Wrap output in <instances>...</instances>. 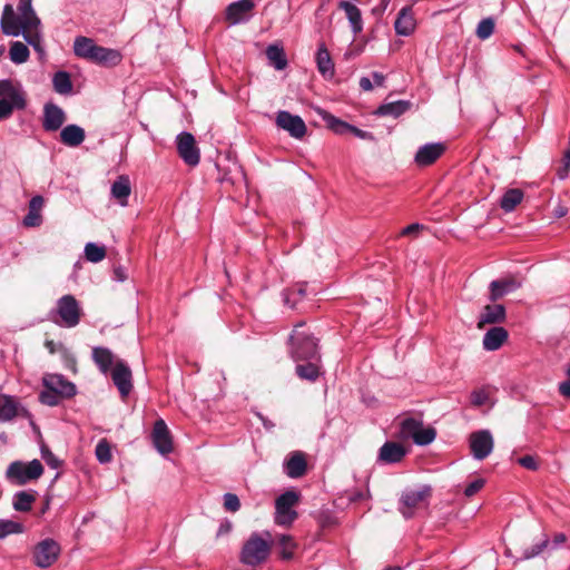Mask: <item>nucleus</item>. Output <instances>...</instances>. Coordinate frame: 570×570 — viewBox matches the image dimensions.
<instances>
[{
    "label": "nucleus",
    "instance_id": "21",
    "mask_svg": "<svg viewBox=\"0 0 570 570\" xmlns=\"http://www.w3.org/2000/svg\"><path fill=\"white\" fill-rule=\"evenodd\" d=\"M284 472L292 479H298L307 472V460L305 453L294 451L289 453L284 462Z\"/></svg>",
    "mask_w": 570,
    "mask_h": 570
},
{
    "label": "nucleus",
    "instance_id": "11",
    "mask_svg": "<svg viewBox=\"0 0 570 570\" xmlns=\"http://www.w3.org/2000/svg\"><path fill=\"white\" fill-rule=\"evenodd\" d=\"M470 449L474 459L484 460L493 450V438L489 430H480L471 433Z\"/></svg>",
    "mask_w": 570,
    "mask_h": 570
},
{
    "label": "nucleus",
    "instance_id": "62",
    "mask_svg": "<svg viewBox=\"0 0 570 570\" xmlns=\"http://www.w3.org/2000/svg\"><path fill=\"white\" fill-rule=\"evenodd\" d=\"M390 1L391 0H381V3L377 7L372 9V13L377 17L382 16L384 13V11L386 10Z\"/></svg>",
    "mask_w": 570,
    "mask_h": 570
},
{
    "label": "nucleus",
    "instance_id": "60",
    "mask_svg": "<svg viewBox=\"0 0 570 570\" xmlns=\"http://www.w3.org/2000/svg\"><path fill=\"white\" fill-rule=\"evenodd\" d=\"M567 541V535L564 533H556L553 535V539L552 541L550 542V546L551 549H557L559 548L561 544H563L564 542Z\"/></svg>",
    "mask_w": 570,
    "mask_h": 570
},
{
    "label": "nucleus",
    "instance_id": "50",
    "mask_svg": "<svg viewBox=\"0 0 570 570\" xmlns=\"http://www.w3.org/2000/svg\"><path fill=\"white\" fill-rule=\"evenodd\" d=\"M61 400L62 396H60L57 392H52L50 389L45 387V390L39 394V401L48 406H57Z\"/></svg>",
    "mask_w": 570,
    "mask_h": 570
},
{
    "label": "nucleus",
    "instance_id": "13",
    "mask_svg": "<svg viewBox=\"0 0 570 570\" xmlns=\"http://www.w3.org/2000/svg\"><path fill=\"white\" fill-rule=\"evenodd\" d=\"M522 286V281L515 275H507L502 278L492 281L489 285V299L495 303L504 295L515 292Z\"/></svg>",
    "mask_w": 570,
    "mask_h": 570
},
{
    "label": "nucleus",
    "instance_id": "15",
    "mask_svg": "<svg viewBox=\"0 0 570 570\" xmlns=\"http://www.w3.org/2000/svg\"><path fill=\"white\" fill-rule=\"evenodd\" d=\"M111 380L118 389L121 397H127L132 390V375L129 366L124 361H117L111 370Z\"/></svg>",
    "mask_w": 570,
    "mask_h": 570
},
{
    "label": "nucleus",
    "instance_id": "24",
    "mask_svg": "<svg viewBox=\"0 0 570 570\" xmlns=\"http://www.w3.org/2000/svg\"><path fill=\"white\" fill-rule=\"evenodd\" d=\"M121 60L122 55L119 50L98 46L92 56L91 62L104 67H115L118 66Z\"/></svg>",
    "mask_w": 570,
    "mask_h": 570
},
{
    "label": "nucleus",
    "instance_id": "57",
    "mask_svg": "<svg viewBox=\"0 0 570 570\" xmlns=\"http://www.w3.org/2000/svg\"><path fill=\"white\" fill-rule=\"evenodd\" d=\"M13 110L14 109L7 102V100L0 99V121L10 118Z\"/></svg>",
    "mask_w": 570,
    "mask_h": 570
},
{
    "label": "nucleus",
    "instance_id": "19",
    "mask_svg": "<svg viewBox=\"0 0 570 570\" xmlns=\"http://www.w3.org/2000/svg\"><path fill=\"white\" fill-rule=\"evenodd\" d=\"M409 450L394 441L385 442L379 450L377 462L383 464H396L404 460Z\"/></svg>",
    "mask_w": 570,
    "mask_h": 570
},
{
    "label": "nucleus",
    "instance_id": "25",
    "mask_svg": "<svg viewBox=\"0 0 570 570\" xmlns=\"http://www.w3.org/2000/svg\"><path fill=\"white\" fill-rule=\"evenodd\" d=\"M24 411L18 400L11 395L0 394V422L12 421Z\"/></svg>",
    "mask_w": 570,
    "mask_h": 570
},
{
    "label": "nucleus",
    "instance_id": "26",
    "mask_svg": "<svg viewBox=\"0 0 570 570\" xmlns=\"http://www.w3.org/2000/svg\"><path fill=\"white\" fill-rule=\"evenodd\" d=\"M131 194L130 179L127 175H120L111 185V196L121 206L128 205V198Z\"/></svg>",
    "mask_w": 570,
    "mask_h": 570
},
{
    "label": "nucleus",
    "instance_id": "45",
    "mask_svg": "<svg viewBox=\"0 0 570 570\" xmlns=\"http://www.w3.org/2000/svg\"><path fill=\"white\" fill-rule=\"evenodd\" d=\"M85 256L91 263L101 262L106 257V248L95 243H88L85 246Z\"/></svg>",
    "mask_w": 570,
    "mask_h": 570
},
{
    "label": "nucleus",
    "instance_id": "29",
    "mask_svg": "<svg viewBox=\"0 0 570 570\" xmlns=\"http://www.w3.org/2000/svg\"><path fill=\"white\" fill-rule=\"evenodd\" d=\"M45 204L42 196H33L29 202V212L23 217V225L26 227H38L42 223V216L40 214Z\"/></svg>",
    "mask_w": 570,
    "mask_h": 570
},
{
    "label": "nucleus",
    "instance_id": "31",
    "mask_svg": "<svg viewBox=\"0 0 570 570\" xmlns=\"http://www.w3.org/2000/svg\"><path fill=\"white\" fill-rule=\"evenodd\" d=\"M98 45L91 38L78 36L73 41V52L77 57L91 61Z\"/></svg>",
    "mask_w": 570,
    "mask_h": 570
},
{
    "label": "nucleus",
    "instance_id": "4",
    "mask_svg": "<svg viewBox=\"0 0 570 570\" xmlns=\"http://www.w3.org/2000/svg\"><path fill=\"white\" fill-rule=\"evenodd\" d=\"M266 537L267 539H264L256 532L250 534L240 551L239 560L242 563L256 567L268 559L272 549L271 533L266 532Z\"/></svg>",
    "mask_w": 570,
    "mask_h": 570
},
{
    "label": "nucleus",
    "instance_id": "38",
    "mask_svg": "<svg viewBox=\"0 0 570 570\" xmlns=\"http://www.w3.org/2000/svg\"><path fill=\"white\" fill-rule=\"evenodd\" d=\"M317 362L318 361H308L305 364H298L295 368L297 376L302 380L315 382L321 374Z\"/></svg>",
    "mask_w": 570,
    "mask_h": 570
},
{
    "label": "nucleus",
    "instance_id": "9",
    "mask_svg": "<svg viewBox=\"0 0 570 570\" xmlns=\"http://www.w3.org/2000/svg\"><path fill=\"white\" fill-rule=\"evenodd\" d=\"M60 551L61 549L57 541L50 538L45 539L33 549V562L37 567L46 569L58 559Z\"/></svg>",
    "mask_w": 570,
    "mask_h": 570
},
{
    "label": "nucleus",
    "instance_id": "2",
    "mask_svg": "<svg viewBox=\"0 0 570 570\" xmlns=\"http://www.w3.org/2000/svg\"><path fill=\"white\" fill-rule=\"evenodd\" d=\"M304 326V322L294 326L289 336V353L295 361H320L317 340Z\"/></svg>",
    "mask_w": 570,
    "mask_h": 570
},
{
    "label": "nucleus",
    "instance_id": "22",
    "mask_svg": "<svg viewBox=\"0 0 570 570\" xmlns=\"http://www.w3.org/2000/svg\"><path fill=\"white\" fill-rule=\"evenodd\" d=\"M416 27L413 9L411 6L402 8L394 22L396 35L407 37L412 35Z\"/></svg>",
    "mask_w": 570,
    "mask_h": 570
},
{
    "label": "nucleus",
    "instance_id": "12",
    "mask_svg": "<svg viewBox=\"0 0 570 570\" xmlns=\"http://www.w3.org/2000/svg\"><path fill=\"white\" fill-rule=\"evenodd\" d=\"M276 125L278 128L286 130L293 138L302 139L307 131L304 120L297 116L292 115L286 110H281L276 115Z\"/></svg>",
    "mask_w": 570,
    "mask_h": 570
},
{
    "label": "nucleus",
    "instance_id": "23",
    "mask_svg": "<svg viewBox=\"0 0 570 570\" xmlns=\"http://www.w3.org/2000/svg\"><path fill=\"white\" fill-rule=\"evenodd\" d=\"M507 312L502 304L485 305L478 321V327L482 328L487 324H498L505 321Z\"/></svg>",
    "mask_w": 570,
    "mask_h": 570
},
{
    "label": "nucleus",
    "instance_id": "37",
    "mask_svg": "<svg viewBox=\"0 0 570 570\" xmlns=\"http://www.w3.org/2000/svg\"><path fill=\"white\" fill-rule=\"evenodd\" d=\"M36 501V493L33 491H19L13 497V508L19 512H28Z\"/></svg>",
    "mask_w": 570,
    "mask_h": 570
},
{
    "label": "nucleus",
    "instance_id": "17",
    "mask_svg": "<svg viewBox=\"0 0 570 570\" xmlns=\"http://www.w3.org/2000/svg\"><path fill=\"white\" fill-rule=\"evenodd\" d=\"M42 385L52 390V392H57L62 399H71L77 393L76 385L62 374H46L42 377Z\"/></svg>",
    "mask_w": 570,
    "mask_h": 570
},
{
    "label": "nucleus",
    "instance_id": "18",
    "mask_svg": "<svg viewBox=\"0 0 570 570\" xmlns=\"http://www.w3.org/2000/svg\"><path fill=\"white\" fill-rule=\"evenodd\" d=\"M151 439L154 446L161 454H168L173 451V439L167 424L163 419L154 423Z\"/></svg>",
    "mask_w": 570,
    "mask_h": 570
},
{
    "label": "nucleus",
    "instance_id": "7",
    "mask_svg": "<svg viewBox=\"0 0 570 570\" xmlns=\"http://www.w3.org/2000/svg\"><path fill=\"white\" fill-rule=\"evenodd\" d=\"M298 501L299 494L296 491L289 490L281 494L275 501V523L285 527L292 525L298 517L294 510Z\"/></svg>",
    "mask_w": 570,
    "mask_h": 570
},
{
    "label": "nucleus",
    "instance_id": "30",
    "mask_svg": "<svg viewBox=\"0 0 570 570\" xmlns=\"http://www.w3.org/2000/svg\"><path fill=\"white\" fill-rule=\"evenodd\" d=\"M338 9L344 10L347 20L351 23V28L355 35L360 33L363 30V20L361 10L350 1H340Z\"/></svg>",
    "mask_w": 570,
    "mask_h": 570
},
{
    "label": "nucleus",
    "instance_id": "3",
    "mask_svg": "<svg viewBox=\"0 0 570 570\" xmlns=\"http://www.w3.org/2000/svg\"><path fill=\"white\" fill-rule=\"evenodd\" d=\"M433 489L423 484L417 489H406L399 499V512L405 519H412L419 510L426 509L432 498Z\"/></svg>",
    "mask_w": 570,
    "mask_h": 570
},
{
    "label": "nucleus",
    "instance_id": "58",
    "mask_svg": "<svg viewBox=\"0 0 570 570\" xmlns=\"http://www.w3.org/2000/svg\"><path fill=\"white\" fill-rule=\"evenodd\" d=\"M350 134L354 135L355 137H357L360 139H365V140H374L375 139L372 132L362 130L353 125H352V129H351Z\"/></svg>",
    "mask_w": 570,
    "mask_h": 570
},
{
    "label": "nucleus",
    "instance_id": "63",
    "mask_svg": "<svg viewBox=\"0 0 570 570\" xmlns=\"http://www.w3.org/2000/svg\"><path fill=\"white\" fill-rule=\"evenodd\" d=\"M360 87L364 90V91H370L373 89V82L370 78L367 77H362L360 79Z\"/></svg>",
    "mask_w": 570,
    "mask_h": 570
},
{
    "label": "nucleus",
    "instance_id": "35",
    "mask_svg": "<svg viewBox=\"0 0 570 570\" xmlns=\"http://www.w3.org/2000/svg\"><path fill=\"white\" fill-rule=\"evenodd\" d=\"M266 57L269 61V65H272L276 70H284L288 65L283 47L277 45H269L267 47Z\"/></svg>",
    "mask_w": 570,
    "mask_h": 570
},
{
    "label": "nucleus",
    "instance_id": "52",
    "mask_svg": "<svg viewBox=\"0 0 570 570\" xmlns=\"http://www.w3.org/2000/svg\"><path fill=\"white\" fill-rule=\"evenodd\" d=\"M224 508L229 512H237L240 509V501L234 493H226L224 495Z\"/></svg>",
    "mask_w": 570,
    "mask_h": 570
},
{
    "label": "nucleus",
    "instance_id": "51",
    "mask_svg": "<svg viewBox=\"0 0 570 570\" xmlns=\"http://www.w3.org/2000/svg\"><path fill=\"white\" fill-rule=\"evenodd\" d=\"M549 546H550V540H549V538L544 537V539L541 542L532 546L530 549L524 550L523 558L524 559L534 558V557L539 556Z\"/></svg>",
    "mask_w": 570,
    "mask_h": 570
},
{
    "label": "nucleus",
    "instance_id": "39",
    "mask_svg": "<svg viewBox=\"0 0 570 570\" xmlns=\"http://www.w3.org/2000/svg\"><path fill=\"white\" fill-rule=\"evenodd\" d=\"M52 85L55 91L60 95H69L72 91V81L67 71H57L53 75Z\"/></svg>",
    "mask_w": 570,
    "mask_h": 570
},
{
    "label": "nucleus",
    "instance_id": "53",
    "mask_svg": "<svg viewBox=\"0 0 570 570\" xmlns=\"http://www.w3.org/2000/svg\"><path fill=\"white\" fill-rule=\"evenodd\" d=\"M471 404L474 406H482L489 400V394L484 390H474L470 395Z\"/></svg>",
    "mask_w": 570,
    "mask_h": 570
},
{
    "label": "nucleus",
    "instance_id": "49",
    "mask_svg": "<svg viewBox=\"0 0 570 570\" xmlns=\"http://www.w3.org/2000/svg\"><path fill=\"white\" fill-rule=\"evenodd\" d=\"M494 26L492 18H484L479 22L475 33L482 40L488 39L493 33Z\"/></svg>",
    "mask_w": 570,
    "mask_h": 570
},
{
    "label": "nucleus",
    "instance_id": "34",
    "mask_svg": "<svg viewBox=\"0 0 570 570\" xmlns=\"http://www.w3.org/2000/svg\"><path fill=\"white\" fill-rule=\"evenodd\" d=\"M411 107V104L405 100H397L394 102L383 104L381 105L376 110V116H392L393 118H397L401 115H403L405 111H407Z\"/></svg>",
    "mask_w": 570,
    "mask_h": 570
},
{
    "label": "nucleus",
    "instance_id": "14",
    "mask_svg": "<svg viewBox=\"0 0 570 570\" xmlns=\"http://www.w3.org/2000/svg\"><path fill=\"white\" fill-rule=\"evenodd\" d=\"M255 3L253 0H238L227 6L225 18L229 24H238L248 21L253 16Z\"/></svg>",
    "mask_w": 570,
    "mask_h": 570
},
{
    "label": "nucleus",
    "instance_id": "44",
    "mask_svg": "<svg viewBox=\"0 0 570 570\" xmlns=\"http://www.w3.org/2000/svg\"><path fill=\"white\" fill-rule=\"evenodd\" d=\"M423 425L421 420L414 417H406L400 424V435L403 439H414L419 428Z\"/></svg>",
    "mask_w": 570,
    "mask_h": 570
},
{
    "label": "nucleus",
    "instance_id": "46",
    "mask_svg": "<svg viewBox=\"0 0 570 570\" xmlns=\"http://www.w3.org/2000/svg\"><path fill=\"white\" fill-rule=\"evenodd\" d=\"M96 456L100 463H109L112 459L111 446L107 439H101L96 445Z\"/></svg>",
    "mask_w": 570,
    "mask_h": 570
},
{
    "label": "nucleus",
    "instance_id": "61",
    "mask_svg": "<svg viewBox=\"0 0 570 570\" xmlns=\"http://www.w3.org/2000/svg\"><path fill=\"white\" fill-rule=\"evenodd\" d=\"M559 393L562 396L570 399V379L559 384Z\"/></svg>",
    "mask_w": 570,
    "mask_h": 570
},
{
    "label": "nucleus",
    "instance_id": "20",
    "mask_svg": "<svg viewBox=\"0 0 570 570\" xmlns=\"http://www.w3.org/2000/svg\"><path fill=\"white\" fill-rule=\"evenodd\" d=\"M66 121V114L53 102H47L43 107L42 128L45 131L52 132L61 128Z\"/></svg>",
    "mask_w": 570,
    "mask_h": 570
},
{
    "label": "nucleus",
    "instance_id": "54",
    "mask_svg": "<svg viewBox=\"0 0 570 570\" xmlns=\"http://www.w3.org/2000/svg\"><path fill=\"white\" fill-rule=\"evenodd\" d=\"M42 459L47 462V464L53 469H57L60 466L61 461L49 450V449H42L41 450Z\"/></svg>",
    "mask_w": 570,
    "mask_h": 570
},
{
    "label": "nucleus",
    "instance_id": "5",
    "mask_svg": "<svg viewBox=\"0 0 570 570\" xmlns=\"http://www.w3.org/2000/svg\"><path fill=\"white\" fill-rule=\"evenodd\" d=\"M81 318V308L75 296L67 294L57 301L56 308L49 313V320L62 327H75Z\"/></svg>",
    "mask_w": 570,
    "mask_h": 570
},
{
    "label": "nucleus",
    "instance_id": "8",
    "mask_svg": "<svg viewBox=\"0 0 570 570\" xmlns=\"http://www.w3.org/2000/svg\"><path fill=\"white\" fill-rule=\"evenodd\" d=\"M0 97L7 100L14 110H23L27 107V94L18 81L0 80Z\"/></svg>",
    "mask_w": 570,
    "mask_h": 570
},
{
    "label": "nucleus",
    "instance_id": "40",
    "mask_svg": "<svg viewBox=\"0 0 570 570\" xmlns=\"http://www.w3.org/2000/svg\"><path fill=\"white\" fill-rule=\"evenodd\" d=\"M306 283H297L291 288L284 291L283 295L285 304L292 308L295 307L297 302L306 295Z\"/></svg>",
    "mask_w": 570,
    "mask_h": 570
},
{
    "label": "nucleus",
    "instance_id": "42",
    "mask_svg": "<svg viewBox=\"0 0 570 570\" xmlns=\"http://www.w3.org/2000/svg\"><path fill=\"white\" fill-rule=\"evenodd\" d=\"M9 56L12 62L20 65L29 59L30 51L28 47L21 41L11 42Z\"/></svg>",
    "mask_w": 570,
    "mask_h": 570
},
{
    "label": "nucleus",
    "instance_id": "1",
    "mask_svg": "<svg viewBox=\"0 0 570 570\" xmlns=\"http://www.w3.org/2000/svg\"><path fill=\"white\" fill-rule=\"evenodd\" d=\"M18 13L11 3H6L2 10L0 28L3 35L10 37L23 36L24 40L41 56L45 55L41 21L32 8L31 0H19Z\"/></svg>",
    "mask_w": 570,
    "mask_h": 570
},
{
    "label": "nucleus",
    "instance_id": "32",
    "mask_svg": "<svg viewBox=\"0 0 570 570\" xmlns=\"http://www.w3.org/2000/svg\"><path fill=\"white\" fill-rule=\"evenodd\" d=\"M316 63L317 69L322 76L328 78L334 76V63L324 42L318 46L316 52Z\"/></svg>",
    "mask_w": 570,
    "mask_h": 570
},
{
    "label": "nucleus",
    "instance_id": "28",
    "mask_svg": "<svg viewBox=\"0 0 570 570\" xmlns=\"http://www.w3.org/2000/svg\"><path fill=\"white\" fill-rule=\"evenodd\" d=\"M86 138L83 128L78 125H67L60 131V141L68 147L80 146Z\"/></svg>",
    "mask_w": 570,
    "mask_h": 570
},
{
    "label": "nucleus",
    "instance_id": "36",
    "mask_svg": "<svg viewBox=\"0 0 570 570\" xmlns=\"http://www.w3.org/2000/svg\"><path fill=\"white\" fill-rule=\"evenodd\" d=\"M523 196V191L519 188L508 189L500 199V207L505 213H510L522 202Z\"/></svg>",
    "mask_w": 570,
    "mask_h": 570
},
{
    "label": "nucleus",
    "instance_id": "27",
    "mask_svg": "<svg viewBox=\"0 0 570 570\" xmlns=\"http://www.w3.org/2000/svg\"><path fill=\"white\" fill-rule=\"evenodd\" d=\"M509 333L504 327L494 326L483 336V347L487 351H497L508 340Z\"/></svg>",
    "mask_w": 570,
    "mask_h": 570
},
{
    "label": "nucleus",
    "instance_id": "56",
    "mask_svg": "<svg viewBox=\"0 0 570 570\" xmlns=\"http://www.w3.org/2000/svg\"><path fill=\"white\" fill-rule=\"evenodd\" d=\"M518 463L523 466L524 469L535 471L538 470L539 465L534 456L532 455H524L518 459Z\"/></svg>",
    "mask_w": 570,
    "mask_h": 570
},
{
    "label": "nucleus",
    "instance_id": "64",
    "mask_svg": "<svg viewBox=\"0 0 570 570\" xmlns=\"http://www.w3.org/2000/svg\"><path fill=\"white\" fill-rule=\"evenodd\" d=\"M372 78L376 86L382 87L384 85V81H385L384 75L374 71V72H372Z\"/></svg>",
    "mask_w": 570,
    "mask_h": 570
},
{
    "label": "nucleus",
    "instance_id": "6",
    "mask_svg": "<svg viewBox=\"0 0 570 570\" xmlns=\"http://www.w3.org/2000/svg\"><path fill=\"white\" fill-rule=\"evenodd\" d=\"M43 474V466L37 459L24 463L13 461L6 471L7 480L16 485H24L31 481L38 480Z\"/></svg>",
    "mask_w": 570,
    "mask_h": 570
},
{
    "label": "nucleus",
    "instance_id": "41",
    "mask_svg": "<svg viewBox=\"0 0 570 570\" xmlns=\"http://www.w3.org/2000/svg\"><path fill=\"white\" fill-rule=\"evenodd\" d=\"M323 120L326 121L327 127L337 135H345L350 134L352 129V125L343 121L333 115L328 114L327 111H323L322 114Z\"/></svg>",
    "mask_w": 570,
    "mask_h": 570
},
{
    "label": "nucleus",
    "instance_id": "43",
    "mask_svg": "<svg viewBox=\"0 0 570 570\" xmlns=\"http://www.w3.org/2000/svg\"><path fill=\"white\" fill-rule=\"evenodd\" d=\"M277 543L281 547V559H293L294 551L297 548V543L295 542L294 538L288 534H281L277 539Z\"/></svg>",
    "mask_w": 570,
    "mask_h": 570
},
{
    "label": "nucleus",
    "instance_id": "47",
    "mask_svg": "<svg viewBox=\"0 0 570 570\" xmlns=\"http://www.w3.org/2000/svg\"><path fill=\"white\" fill-rule=\"evenodd\" d=\"M436 432L433 428H419L413 441L417 445H428L434 441Z\"/></svg>",
    "mask_w": 570,
    "mask_h": 570
},
{
    "label": "nucleus",
    "instance_id": "16",
    "mask_svg": "<svg viewBox=\"0 0 570 570\" xmlns=\"http://www.w3.org/2000/svg\"><path fill=\"white\" fill-rule=\"evenodd\" d=\"M445 142H430L421 146L415 156L414 163L419 167H428L433 165L446 150Z\"/></svg>",
    "mask_w": 570,
    "mask_h": 570
},
{
    "label": "nucleus",
    "instance_id": "59",
    "mask_svg": "<svg viewBox=\"0 0 570 570\" xmlns=\"http://www.w3.org/2000/svg\"><path fill=\"white\" fill-rule=\"evenodd\" d=\"M423 229V225L414 223L410 224L409 226L404 227L401 230L402 236H410V235H416L419 230Z\"/></svg>",
    "mask_w": 570,
    "mask_h": 570
},
{
    "label": "nucleus",
    "instance_id": "55",
    "mask_svg": "<svg viewBox=\"0 0 570 570\" xmlns=\"http://www.w3.org/2000/svg\"><path fill=\"white\" fill-rule=\"evenodd\" d=\"M483 485H484V480L476 479L466 485V488L464 490V494L469 498L473 497L475 493H478L483 488Z\"/></svg>",
    "mask_w": 570,
    "mask_h": 570
},
{
    "label": "nucleus",
    "instance_id": "10",
    "mask_svg": "<svg viewBox=\"0 0 570 570\" xmlns=\"http://www.w3.org/2000/svg\"><path fill=\"white\" fill-rule=\"evenodd\" d=\"M177 151L179 157L188 166H197L200 160L199 149L196 146V140L190 132L183 131L177 138Z\"/></svg>",
    "mask_w": 570,
    "mask_h": 570
},
{
    "label": "nucleus",
    "instance_id": "48",
    "mask_svg": "<svg viewBox=\"0 0 570 570\" xmlns=\"http://www.w3.org/2000/svg\"><path fill=\"white\" fill-rule=\"evenodd\" d=\"M23 531V525L19 522L12 520H0V539L13 534L21 533Z\"/></svg>",
    "mask_w": 570,
    "mask_h": 570
},
{
    "label": "nucleus",
    "instance_id": "33",
    "mask_svg": "<svg viewBox=\"0 0 570 570\" xmlns=\"http://www.w3.org/2000/svg\"><path fill=\"white\" fill-rule=\"evenodd\" d=\"M92 360L98 368L106 374L111 370L115 356L109 348L96 346L92 348Z\"/></svg>",
    "mask_w": 570,
    "mask_h": 570
}]
</instances>
